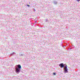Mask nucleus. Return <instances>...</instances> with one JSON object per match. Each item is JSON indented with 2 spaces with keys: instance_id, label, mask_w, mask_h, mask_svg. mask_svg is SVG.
I'll use <instances>...</instances> for the list:
<instances>
[{
  "instance_id": "nucleus-3",
  "label": "nucleus",
  "mask_w": 80,
  "mask_h": 80,
  "mask_svg": "<svg viewBox=\"0 0 80 80\" xmlns=\"http://www.w3.org/2000/svg\"><path fill=\"white\" fill-rule=\"evenodd\" d=\"M20 69L18 68H16V71L17 73H19L20 72Z\"/></svg>"
},
{
  "instance_id": "nucleus-7",
  "label": "nucleus",
  "mask_w": 80,
  "mask_h": 80,
  "mask_svg": "<svg viewBox=\"0 0 80 80\" xmlns=\"http://www.w3.org/2000/svg\"><path fill=\"white\" fill-rule=\"evenodd\" d=\"M27 7H30V5H27Z\"/></svg>"
},
{
  "instance_id": "nucleus-10",
  "label": "nucleus",
  "mask_w": 80,
  "mask_h": 80,
  "mask_svg": "<svg viewBox=\"0 0 80 80\" xmlns=\"http://www.w3.org/2000/svg\"><path fill=\"white\" fill-rule=\"evenodd\" d=\"M35 23H36V21H35Z\"/></svg>"
},
{
  "instance_id": "nucleus-6",
  "label": "nucleus",
  "mask_w": 80,
  "mask_h": 80,
  "mask_svg": "<svg viewBox=\"0 0 80 80\" xmlns=\"http://www.w3.org/2000/svg\"><path fill=\"white\" fill-rule=\"evenodd\" d=\"M53 75H56V73H53Z\"/></svg>"
},
{
  "instance_id": "nucleus-4",
  "label": "nucleus",
  "mask_w": 80,
  "mask_h": 80,
  "mask_svg": "<svg viewBox=\"0 0 80 80\" xmlns=\"http://www.w3.org/2000/svg\"><path fill=\"white\" fill-rule=\"evenodd\" d=\"M18 68H19V69H20V70L21 69V68H22V67L21 66H20V65L19 64L18 65Z\"/></svg>"
},
{
  "instance_id": "nucleus-9",
  "label": "nucleus",
  "mask_w": 80,
  "mask_h": 80,
  "mask_svg": "<svg viewBox=\"0 0 80 80\" xmlns=\"http://www.w3.org/2000/svg\"><path fill=\"white\" fill-rule=\"evenodd\" d=\"M34 12L35 11V10L34 9Z\"/></svg>"
},
{
  "instance_id": "nucleus-5",
  "label": "nucleus",
  "mask_w": 80,
  "mask_h": 80,
  "mask_svg": "<svg viewBox=\"0 0 80 80\" xmlns=\"http://www.w3.org/2000/svg\"><path fill=\"white\" fill-rule=\"evenodd\" d=\"M53 3H54V4L55 5H56L57 4V3H58L56 1L54 2Z\"/></svg>"
},
{
  "instance_id": "nucleus-8",
  "label": "nucleus",
  "mask_w": 80,
  "mask_h": 80,
  "mask_svg": "<svg viewBox=\"0 0 80 80\" xmlns=\"http://www.w3.org/2000/svg\"><path fill=\"white\" fill-rule=\"evenodd\" d=\"M78 0V2H79L80 1V0Z\"/></svg>"
},
{
  "instance_id": "nucleus-2",
  "label": "nucleus",
  "mask_w": 80,
  "mask_h": 80,
  "mask_svg": "<svg viewBox=\"0 0 80 80\" xmlns=\"http://www.w3.org/2000/svg\"><path fill=\"white\" fill-rule=\"evenodd\" d=\"M59 67H61V68H63V67L64 68L65 65H64V64H63V63H61L59 64Z\"/></svg>"
},
{
  "instance_id": "nucleus-1",
  "label": "nucleus",
  "mask_w": 80,
  "mask_h": 80,
  "mask_svg": "<svg viewBox=\"0 0 80 80\" xmlns=\"http://www.w3.org/2000/svg\"><path fill=\"white\" fill-rule=\"evenodd\" d=\"M64 72L65 73H68V69L67 68V67L66 66L64 68Z\"/></svg>"
}]
</instances>
